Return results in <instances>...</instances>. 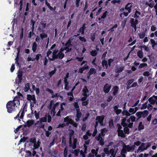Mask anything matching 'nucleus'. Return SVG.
Here are the masks:
<instances>
[{"label": "nucleus", "instance_id": "obj_1", "mask_svg": "<svg viewBox=\"0 0 157 157\" xmlns=\"http://www.w3.org/2000/svg\"><path fill=\"white\" fill-rule=\"evenodd\" d=\"M17 103L13 101H10L7 102L6 105V108L7 112L11 113L15 111V107Z\"/></svg>", "mask_w": 157, "mask_h": 157}, {"label": "nucleus", "instance_id": "obj_2", "mask_svg": "<svg viewBox=\"0 0 157 157\" xmlns=\"http://www.w3.org/2000/svg\"><path fill=\"white\" fill-rule=\"evenodd\" d=\"M27 99L30 101V107L31 110L32 108L34 106V104L36 103V101L35 95L28 94L27 95Z\"/></svg>", "mask_w": 157, "mask_h": 157}, {"label": "nucleus", "instance_id": "obj_3", "mask_svg": "<svg viewBox=\"0 0 157 157\" xmlns=\"http://www.w3.org/2000/svg\"><path fill=\"white\" fill-rule=\"evenodd\" d=\"M82 95L84 97L81 98V100L82 102L85 101L89 96V94H87V93H89V91L86 86H84L82 90Z\"/></svg>", "mask_w": 157, "mask_h": 157}, {"label": "nucleus", "instance_id": "obj_4", "mask_svg": "<svg viewBox=\"0 0 157 157\" xmlns=\"http://www.w3.org/2000/svg\"><path fill=\"white\" fill-rule=\"evenodd\" d=\"M27 106L28 105L27 102L25 103V104H23L22 108L21 109V113L20 116V119H23L25 113L27 111Z\"/></svg>", "mask_w": 157, "mask_h": 157}, {"label": "nucleus", "instance_id": "obj_5", "mask_svg": "<svg viewBox=\"0 0 157 157\" xmlns=\"http://www.w3.org/2000/svg\"><path fill=\"white\" fill-rule=\"evenodd\" d=\"M18 74L17 75V78L18 80L17 81H16L17 83L18 84L21 83L22 80L23 71L20 70H19L17 71Z\"/></svg>", "mask_w": 157, "mask_h": 157}, {"label": "nucleus", "instance_id": "obj_6", "mask_svg": "<svg viewBox=\"0 0 157 157\" xmlns=\"http://www.w3.org/2000/svg\"><path fill=\"white\" fill-rule=\"evenodd\" d=\"M105 117V116L104 115L97 116L95 120L99 123L101 125L103 126L104 125L103 121Z\"/></svg>", "mask_w": 157, "mask_h": 157}, {"label": "nucleus", "instance_id": "obj_7", "mask_svg": "<svg viewBox=\"0 0 157 157\" xmlns=\"http://www.w3.org/2000/svg\"><path fill=\"white\" fill-rule=\"evenodd\" d=\"M111 88V86L110 85L106 83L104 86L103 91L105 93H108L109 92Z\"/></svg>", "mask_w": 157, "mask_h": 157}, {"label": "nucleus", "instance_id": "obj_8", "mask_svg": "<svg viewBox=\"0 0 157 157\" xmlns=\"http://www.w3.org/2000/svg\"><path fill=\"white\" fill-rule=\"evenodd\" d=\"M157 100V96L153 95L149 98L148 101L151 104L154 105L155 103H156Z\"/></svg>", "mask_w": 157, "mask_h": 157}, {"label": "nucleus", "instance_id": "obj_9", "mask_svg": "<svg viewBox=\"0 0 157 157\" xmlns=\"http://www.w3.org/2000/svg\"><path fill=\"white\" fill-rule=\"evenodd\" d=\"M46 90L49 92L50 93H51L52 94V96L51 98H54L56 97H58L59 96V95H58V93H56L54 95L53 94L54 92L51 89H50L48 88H47L46 89Z\"/></svg>", "mask_w": 157, "mask_h": 157}, {"label": "nucleus", "instance_id": "obj_10", "mask_svg": "<svg viewBox=\"0 0 157 157\" xmlns=\"http://www.w3.org/2000/svg\"><path fill=\"white\" fill-rule=\"evenodd\" d=\"M76 117L77 118H76L75 120L76 121H78L79 120L80 118L81 117L82 113L80 111V109H76Z\"/></svg>", "mask_w": 157, "mask_h": 157}, {"label": "nucleus", "instance_id": "obj_11", "mask_svg": "<svg viewBox=\"0 0 157 157\" xmlns=\"http://www.w3.org/2000/svg\"><path fill=\"white\" fill-rule=\"evenodd\" d=\"M119 107L118 105H115L113 107L114 111L117 115H118L122 112L121 109H118Z\"/></svg>", "mask_w": 157, "mask_h": 157}, {"label": "nucleus", "instance_id": "obj_12", "mask_svg": "<svg viewBox=\"0 0 157 157\" xmlns=\"http://www.w3.org/2000/svg\"><path fill=\"white\" fill-rule=\"evenodd\" d=\"M146 149V144L144 143H142L141 145L139 147L138 149L137 150V152H138L139 151L141 152Z\"/></svg>", "mask_w": 157, "mask_h": 157}, {"label": "nucleus", "instance_id": "obj_13", "mask_svg": "<svg viewBox=\"0 0 157 157\" xmlns=\"http://www.w3.org/2000/svg\"><path fill=\"white\" fill-rule=\"evenodd\" d=\"M124 68V67L123 66H117L115 69V72L117 73L121 72Z\"/></svg>", "mask_w": 157, "mask_h": 157}, {"label": "nucleus", "instance_id": "obj_14", "mask_svg": "<svg viewBox=\"0 0 157 157\" xmlns=\"http://www.w3.org/2000/svg\"><path fill=\"white\" fill-rule=\"evenodd\" d=\"M119 89V87L117 86H114L113 87L112 90H113V95L115 96L117 94Z\"/></svg>", "mask_w": 157, "mask_h": 157}, {"label": "nucleus", "instance_id": "obj_15", "mask_svg": "<svg viewBox=\"0 0 157 157\" xmlns=\"http://www.w3.org/2000/svg\"><path fill=\"white\" fill-rule=\"evenodd\" d=\"M84 151H83L82 150H81L80 151V154L83 157H85L86 156V154L87 153V146L86 145H84Z\"/></svg>", "mask_w": 157, "mask_h": 157}, {"label": "nucleus", "instance_id": "obj_16", "mask_svg": "<svg viewBox=\"0 0 157 157\" xmlns=\"http://www.w3.org/2000/svg\"><path fill=\"white\" fill-rule=\"evenodd\" d=\"M121 124L122 126L124 127V132L125 133L128 134V124L124 122L123 121H122Z\"/></svg>", "mask_w": 157, "mask_h": 157}, {"label": "nucleus", "instance_id": "obj_17", "mask_svg": "<svg viewBox=\"0 0 157 157\" xmlns=\"http://www.w3.org/2000/svg\"><path fill=\"white\" fill-rule=\"evenodd\" d=\"M86 25V24L84 23L83 24L82 26L79 29V32H81L82 34L83 35L84 34V31L86 28L85 26Z\"/></svg>", "mask_w": 157, "mask_h": 157}, {"label": "nucleus", "instance_id": "obj_18", "mask_svg": "<svg viewBox=\"0 0 157 157\" xmlns=\"http://www.w3.org/2000/svg\"><path fill=\"white\" fill-rule=\"evenodd\" d=\"M19 99L21 100V98L20 97L17 96V95L16 97H14L13 99V101L16 102L17 105H18V106H19L20 104Z\"/></svg>", "mask_w": 157, "mask_h": 157}, {"label": "nucleus", "instance_id": "obj_19", "mask_svg": "<svg viewBox=\"0 0 157 157\" xmlns=\"http://www.w3.org/2000/svg\"><path fill=\"white\" fill-rule=\"evenodd\" d=\"M29 90L31 91V90L30 89V84L29 83H27L25 85L24 90L25 92H27Z\"/></svg>", "mask_w": 157, "mask_h": 157}, {"label": "nucleus", "instance_id": "obj_20", "mask_svg": "<svg viewBox=\"0 0 157 157\" xmlns=\"http://www.w3.org/2000/svg\"><path fill=\"white\" fill-rule=\"evenodd\" d=\"M130 22L132 26H134V25H136L138 23V20L137 19L135 20L133 18H131Z\"/></svg>", "mask_w": 157, "mask_h": 157}, {"label": "nucleus", "instance_id": "obj_21", "mask_svg": "<svg viewBox=\"0 0 157 157\" xmlns=\"http://www.w3.org/2000/svg\"><path fill=\"white\" fill-rule=\"evenodd\" d=\"M102 65L103 67L105 68L106 69H107L108 68V64L107 60H103L102 61Z\"/></svg>", "mask_w": 157, "mask_h": 157}, {"label": "nucleus", "instance_id": "obj_22", "mask_svg": "<svg viewBox=\"0 0 157 157\" xmlns=\"http://www.w3.org/2000/svg\"><path fill=\"white\" fill-rule=\"evenodd\" d=\"M118 132V135L119 136H121L122 137H124L125 135H124L125 133L123 130H120L119 131H117Z\"/></svg>", "mask_w": 157, "mask_h": 157}, {"label": "nucleus", "instance_id": "obj_23", "mask_svg": "<svg viewBox=\"0 0 157 157\" xmlns=\"http://www.w3.org/2000/svg\"><path fill=\"white\" fill-rule=\"evenodd\" d=\"M136 111V110L135 109V108H131L129 109L128 112V116L131 115L135 113Z\"/></svg>", "mask_w": 157, "mask_h": 157}, {"label": "nucleus", "instance_id": "obj_24", "mask_svg": "<svg viewBox=\"0 0 157 157\" xmlns=\"http://www.w3.org/2000/svg\"><path fill=\"white\" fill-rule=\"evenodd\" d=\"M40 142L39 141H38L37 143L36 142L35 143L33 144L34 148L33 149V150L38 148L40 146Z\"/></svg>", "mask_w": 157, "mask_h": 157}, {"label": "nucleus", "instance_id": "obj_25", "mask_svg": "<svg viewBox=\"0 0 157 157\" xmlns=\"http://www.w3.org/2000/svg\"><path fill=\"white\" fill-rule=\"evenodd\" d=\"M34 123V121L33 120H29L26 122V125L28 127L31 126Z\"/></svg>", "mask_w": 157, "mask_h": 157}, {"label": "nucleus", "instance_id": "obj_26", "mask_svg": "<svg viewBox=\"0 0 157 157\" xmlns=\"http://www.w3.org/2000/svg\"><path fill=\"white\" fill-rule=\"evenodd\" d=\"M108 131L107 129L106 128H104L101 129V135L102 136H104L105 135V133Z\"/></svg>", "mask_w": 157, "mask_h": 157}, {"label": "nucleus", "instance_id": "obj_27", "mask_svg": "<svg viewBox=\"0 0 157 157\" xmlns=\"http://www.w3.org/2000/svg\"><path fill=\"white\" fill-rule=\"evenodd\" d=\"M97 72L96 70L94 68H90V71L88 72V73L90 75H92L94 73H96Z\"/></svg>", "mask_w": 157, "mask_h": 157}, {"label": "nucleus", "instance_id": "obj_28", "mask_svg": "<svg viewBox=\"0 0 157 157\" xmlns=\"http://www.w3.org/2000/svg\"><path fill=\"white\" fill-rule=\"evenodd\" d=\"M141 116L144 118L146 117L148 114V112L147 110H145L143 112H141Z\"/></svg>", "mask_w": 157, "mask_h": 157}, {"label": "nucleus", "instance_id": "obj_29", "mask_svg": "<svg viewBox=\"0 0 157 157\" xmlns=\"http://www.w3.org/2000/svg\"><path fill=\"white\" fill-rule=\"evenodd\" d=\"M37 47V44L36 42L33 43L32 49L33 52H35Z\"/></svg>", "mask_w": 157, "mask_h": 157}, {"label": "nucleus", "instance_id": "obj_30", "mask_svg": "<svg viewBox=\"0 0 157 157\" xmlns=\"http://www.w3.org/2000/svg\"><path fill=\"white\" fill-rule=\"evenodd\" d=\"M70 122L69 123V124H71L72 125L76 128H77L78 126V124H77L72 119H70Z\"/></svg>", "mask_w": 157, "mask_h": 157}, {"label": "nucleus", "instance_id": "obj_31", "mask_svg": "<svg viewBox=\"0 0 157 157\" xmlns=\"http://www.w3.org/2000/svg\"><path fill=\"white\" fill-rule=\"evenodd\" d=\"M57 54L58 58L59 59H62L64 58L65 56L64 54L63 53L59 52Z\"/></svg>", "mask_w": 157, "mask_h": 157}, {"label": "nucleus", "instance_id": "obj_32", "mask_svg": "<svg viewBox=\"0 0 157 157\" xmlns=\"http://www.w3.org/2000/svg\"><path fill=\"white\" fill-rule=\"evenodd\" d=\"M66 140L65 137L64 136L62 137V140L61 142V145L62 147H63L66 145Z\"/></svg>", "mask_w": 157, "mask_h": 157}, {"label": "nucleus", "instance_id": "obj_33", "mask_svg": "<svg viewBox=\"0 0 157 157\" xmlns=\"http://www.w3.org/2000/svg\"><path fill=\"white\" fill-rule=\"evenodd\" d=\"M89 68V66H87L86 67H81L78 70V72L80 73H82L83 71L85 70H87Z\"/></svg>", "mask_w": 157, "mask_h": 157}, {"label": "nucleus", "instance_id": "obj_34", "mask_svg": "<svg viewBox=\"0 0 157 157\" xmlns=\"http://www.w3.org/2000/svg\"><path fill=\"white\" fill-rule=\"evenodd\" d=\"M56 71V68H55L53 70L49 72L48 75H49L50 78H51L53 76V75L55 73Z\"/></svg>", "mask_w": 157, "mask_h": 157}, {"label": "nucleus", "instance_id": "obj_35", "mask_svg": "<svg viewBox=\"0 0 157 157\" xmlns=\"http://www.w3.org/2000/svg\"><path fill=\"white\" fill-rule=\"evenodd\" d=\"M58 57L57 56V55H52V58H49V59L50 61H54L56 59H57Z\"/></svg>", "mask_w": 157, "mask_h": 157}, {"label": "nucleus", "instance_id": "obj_36", "mask_svg": "<svg viewBox=\"0 0 157 157\" xmlns=\"http://www.w3.org/2000/svg\"><path fill=\"white\" fill-rule=\"evenodd\" d=\"M90 55L92 56H96L98 54V52L95 50H92L90 52Z\"/></svg>", "mask_w": 157, "mask_h": 157}, {"label": "nucleus", "instance_id": "obj_37", "mask_svg": "<svg viewBox=\"0 0 157 157\" xmlns=\"http://www.w3.org/2000/svg\"><path fill=\"white\" fill-rule=\"evenodd\" d=\"M148 102V101H147L145 103L143 104L142 105V106L140 108V109L142 110L144 109H146L147 108V104Z\"/></svg>", "mask_w": 157, "mask_h": 157}, {"label": "nucleus", "instance_id": "obj_38", "mask_svg": "<svg viewBox=\"0 0 157 157\" xmlns=\"http://www.w3.org/2000/svg\"><path fill=\"white\" fill-rule=\"evenodd\" d=\"M47 121V114H46L45 116L40 118V121L42 122H45Z\"/></svg>", "mask_w": 157, "mask_h": 157}, {"label": "nucleus", "instance_id": "obj_39", "mask_svg": "<svg viewBox=\"0 0 157 157\" xmlns=\"http://www.w3.org/2000/svg\"><path fill=\"white\" fill-rule=\"evenodd\" d=\"M77 141V140L75 138L74 139L73 146L72 147V148L73 149H75L76 148Z\"/></svg>", "mask_w": 157, "mask_h": 157}, {"label": "nucleus", "instance_id": "obj_40", "mask_svg": "<svg viewBox=\"0 0 157 157\" xmlns=\"http://www.w3.org/2000/svg\"><path fill=\"white\" fill-rule=\"evenodd\" d=\"M40 37L42 40H43L44 38H46L48 37V35L45 33H42L40 34Z\"/></svg>", "mask_w": 157, "mask_h": 157}, {"label": "nucleus", "instance_id": "obj_41", "mask_svg": "<svg viewBox=\"0 0 157 157\" xmlns=\"http://www.w3.org/2000/svg\"><path fill=\"white\" fill-rule=\"evenodd\" d=\"M75 108L76 109H80L78 102H75L73 104Z\"/></svg>", "mask_w": 157, "mask_h": 157}, {"label": "nucleus", "instance_id": "obj_42", "mask_svg": "<svg viewBox=\"0 0 157 157\" xmlns=\"http://www.w3.org/2000/svg\"><path fill=\"white\" fill-rule=\"evenodd\" d=\"M19 55H17V56L16 58L15 59L16 60V63L17 66H19V67H21V65L20 64L19 62H18V59Z\"/></svg>", "mask_w": 157, "mask_h": 157}, {"label": "nucleus", "instance_id": "obj_43", "mask_svg": "<svg viewBox=\"0 0 157 157\" xmlns=\"http://www.w3.org/2000/svg\"><path fill=\"white\" fill-rule=\"evenodd\" d=\"M138 56L140 58H142L143 57V53L142 51H139L137 52Z\"/></svg>", "mask_w": 157, "mask_h": 157}, {"label": "nucleus", "instance_id": "obj_44", "mask_svg": "<svg viewBox=\"0 0 157 157\" xmlns=\"http://www.w3.org/2000/svg\"><path fill=\"white\" fill-rule=\"evenodd\" d=\"M111 154L112 156H114L115 155V154L114 153V150L113 149H111L110 150L109 152V155Z\"/></svg>", "mask_w": 157, "mask_h": 157}, {"label": "nucleus", "instance_id": "obj_45", "mask_svg": "<svg viewBox=\"0 0 157 157\" xmlns=\"http://www.w3.org/2000/svg\"><path fill=\"white\" fill-rule=\"evenodd\" d=\"M27 138L24 136L23 138H21L18 144H20L22 142H24L27 140Z\"/></svg>", "mask_w": 157, "mask_h": 157}, {"label": "nucleus", "instance_id": "obj_46", "mask_svg": "<svg viewBox=\"0 0 157 157\" xmlns=\"http://www.w3.org/2000/svg\"><path fill=\"white\" fill-rule=\"evenodd\" d=\"M24 33V28H21V33L20 34V38L21 40L23 39V34Z\"/></svg>", "mask_w": 157, "mask_h": 157}, {"label": "nucleus", "instance_id": "obj_47", "mask_svg": "<svg viewBox=\"0 0 157 157\" xmlns=\"http://www.w3.org/2000/svg\"><path fill=\"white\" fill-rule=\"evenodd\" d=\"M135 145H133L132 146H129L128 145V151H133L135 149Z\"/></svg>", "mask_w": 157, "mask_h": 157}, {"label": "nucleus", "instance_id": "obj_48", "mask_svg": "<svg viewBox=\"0 0 157 157\" xmlns=\"http://www.w3.org/2000/svg\"><path fill=\"white\" fill-rule=\"evenodd\" d=\"M135 117L133 116H132L129 119H128V123L130 122V121L132 122L135 121Z\"/></svg>", "mask_w": 157, "mask_h": 157}, {"label": "nucleus", "instance_id": "obj_49", "mask_svg": "<svg viewBox=\"0 0 157 157\" xmlns=\"http://www.w3.org/2000/svg\"><path fill=\"white\" fill-rule=\"evenodd\" d=\"M70 119H69L68 117H67L64 119V121L65 122H67L66 124L67 125H68L69 124V123L70 122Z\"/></svg>", "mask_w": 157, "mask_h": 157}, {"label": "nucleus", "instance_id": "obj_50", "mask_svg": "<svg viewBox=\"0 0 157 157\" xmlns=\"http://www.w3.org/2000/svg\"><path fill=\"white\" fill-rule=\"evenodd\" d=\"M65 45V46H69V47L72 45L71 44V39H70L67 40Z\"/></svg>", "mask_w": 157, "mask_h": 157}, {"label": "nucleus", "instance_id": "obj_51", "mask_svg": "<svg viewBox=\"0 0 157 157\" xmlns=\"http://www.w3.org/2000/svg\"><path fill=\"white\" fill-rule=\"evenodd\" d=\"M66 46V47H64V49H65V50H66V53L68 52L71 51L72 48H69L70 47H69V46Z\"/></svg>", "mask_w": 157, "mask_h": 157}, {"label": "nucleus", "instance_id": "obj_52", "mask_svg": "<svg viewBox=\"0 0 157 157\" xmlns=\"http://www.w3.org/2000/svg\"><path fill=\"white\" fill-rule=\"evenodd\" d=\"M90 115V114L89 113H87L86 114V116H85V117H84L82 119L83 121L84 122L85 121H86L87 120V119L88 118Z\"/></svg>", "mask_w": 157, "mask_h": 157}, {"label": "nucleus", "instance_id": "obj_53", "mask_svg": "<svg viewBox=\"0 0 157 157\" xmlns=\"http://www.w3.org/2000/svg\"><path fill=\"white\" fill-rule=\"evenodd\" d=\"M108 13L107 11H105L103 14L102 15L101 17V18L105 19L106 17L107 14Z\"/></svg>", "mask_w": 157, "mask_h": 157}, {"label": "nucleus", "instance_id": "obj_54", "mask_svg": "<svg viewBox=\"0 0 157 157\" xmlns=\"http://www.w3.org/2000/svg\"><path fill=\"white\" fill-rule=\"evenodd\" d=\"M36 140L35 138L33 137L31 138L30 139V143L34 144L36 142Z\"/></svg>", "mask_w": 157, "mask_h": 157}, {"label": "nucleus", "instance_id": "obj_55", "mask_svg": "<svg viewBox=\"0 0 157 157\" xmlns=\"http://www.w3.org/2000/svg\"><path fill=\"white\" fill-rule=\"evenodd\" d=\"M139 36L140 39L143 38L145 36V33L144 32L140 33L138 34Z\"/></svg>", "mask_w": 157, "mask_h": 157}, {"label": "nucleus", "instance_id": "obj_56", "mask_svg": "<svg viewBox=\"0 0 157 157\" xmlns=\"http://www.w3.org/2000/svg\"><path fill=\"white\" fill-rule=\"evenodd\" d=\"M89 101V100L87 99L86 101H82V106H86L88 104Z\"/></svg>", "mask_w": 157, "mask_h": 157}, {"label": "nucleus", "instance_id": "obj_57", "mask_svg": "<svg viewBox=\"0 0 157 157\" xmlns=\"http://www.w3.org/2000/svg\"><path fill=\"white\" fill-rule=\"evenodd\" d=\"M137 85V84L136 82H134L132 84L131 86H128V89L131 88V87H134Z\"/></svg>", "mask_w": 157, "mask_h": 157}, {"label": "nucleus", "instance_id": "obj_58", "mask_svg": "<svg viewBox=\"0 0 157 157\" xmlns=\"http://www.w3.org/2000/svg\"><path fill=\"white\" fill-rule=\"evenodd\" d=\"M114 61V59H109L108 60V63L109 66H111V63Z\"/></svg>", "mask_w": 157, "mask_h": 157}, {"label": "nucleus", "instance_id": "obj_59", "mask_svg": "<svg viewBox=\"0 0 157 157\" xmlns=\"http://www.w3.org/2000/svg\"><path fill=\"white\" fill-rule=\"evenodd\" d=\"M144 126L142 122H140L139 124L138 129L139 130H141L144 129Z\"/></svg>", "mask_w": 157, "mask_h": 157}, {"label": "nucleus", "instance_id": "obj_60", "mask_svg": "<svg viewBox=\"0 0 157 157\" xmlns=\"http://www.w3.org/2000/svg\"><path fill=\"white\" fill-rule=\"evenodd\" d=\"M136 115L137 116L138 118V119H140L141 117V112H138L136 113Z\"/></svg>", "mask_w": 157, "mask_h": 157}, {"label": "nucleus", "instance_id": "obj_61", "mask_svg": "<svg viewBox=\"0 0 157 157\" xmlns=\"http://www.w3.org/2000/svg\"><path fill=\"white\" fill-rule=\"evenodd\" d=\"M45 131V135L47 137H49L50 135L51 134V132L49 131L48 130H46L44 129Z\"/></svg>", "mask_w": 157, "mask_h": 157}, {"label": "nucleus", "instance_id": "obj_62", "mask_svg": "<svg viewBox=\"0 0 157 157\" xmlns=\"http://www.w3.org/2000/svg\"><path fill=\"white\" fill-rule=\"evenodd\" d=\"M126 20H124L122 21L121 26L123 28H124V27L125 25L126 24Z\"/></svg>", "mask_w": 157, "mask_h": 157}, {"label": "nucleus", "instance_id": "obj_63", "mask_svg": "<svg viewBox=\"0 0 157 157\" xmlns=\"http://www.w3.org/2000/svg\"><path fill=\"white\" fill-rule=\"evenodd\" d=\"M98 150H95L94 149H92L91 150V152L93 154H95V156L98 154Z\"/></svg>", "mask_w": 157, "mask_h": 157}, {"label": "nucleus", "instance_id": "obj_64", "mask_svg": "<svg viewBox=\"0 0 157 157\" xmlns=\"http://www.w3.org/2000/svg\"><path fill=\"white\" fill-rule=\"evenodd\" d=\"M147 65V64L146 63H142L140 64L139 67V68H141L144 67L146 66Z\"/></svg>", "mask_w": 157, "mask_h": 157}]
</instances>
